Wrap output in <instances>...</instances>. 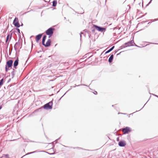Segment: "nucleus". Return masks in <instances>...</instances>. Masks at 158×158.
Wrapping results in <instances>:
<instances>
[{
	"mask_svg": "<svg viewBox=\"0 0 158 158\" xmlns=\"http://www.w3.org/2000/svg\"><path fill=\"white\" fill-rule=\"evenodd\" d=\"M55 30V28L50 27L46 31V34L47 35H49L48 37L49 38L52 36Z\"/></svg>",
	"mask_w": 158,
	"mask_h": 158,
	"instance_id": "f257e3e1",
	"label": "nucleus"
},
{
	"mask_svg": "<svg viewBox=\"0 0 158 158\" xmlns=\"http://www.w3.org/2000/svg\"><path fill=\"white\" fill-rule=\"evenodd\" d=\"M52 101H50L45 104L43 108L46 110L52 109Z\"/></svg>",
	"mask_w": 158,
	"mask_h": 158,
	"instance_id": "f03ea898",
	"label": "nucleus"
},
{
	"mask_svg": "<svg viewBox=\"0 0 158 158\" xmlns=\"http://www.w3.org/2000/svg\"><path fill=\"white\" fill-rule=\"evenodd\" d=\"M93 27H94L97 30L101 32H105L106 30V28L99 27L95 25H94Z\"/></svg>",
	"mask_w": 158,
	"mask_h": 158,
	"instance_id": "7ed1b4c3",
	"label": "nucleus"
},
{
	"mask_svg": "<svg viewBox=\"0 0 158 158\" xmlns=\"http://www.w3.org/2000/svg\"><path fill=\"white\" fill-rule=\"evenodd\" d=\"M122 131L123 134H125L128 133L131 131V129L128 127H126L124 128H123L122 129Z\"/></svg>",
	"mask_w": 158,
	"mask_h": 158,
	"instance_id": "20e7f679",
	"label": "nucleus"
},
{
	"mask_svg": "<svg viewBox=\"0 0 158 158\" xmlns=\"http://www.w3.org/2000/svg\"><path fill=\"white\" fill-rule=\"evenodd\" d=\"M13 24L15 27L18 28L20 26L18 22V18L16 17L15 18L13 21Z\"/></svg>",
	"mask_w": 158,
	"mask_h": 158,
	"instance_id": "39448f33",
	"label": "nucleus"
},
{
	"mask_svg": "<svg viewBox=\"0 0 158 158\" xmlns=\"http://www.w3.org/2000/svg\"><path fill=\"white\" fill-rule=\"evenodd\" d=\"M13 63V60H9L7 61L6 63V66L8 67V68H11Z\"/></svg>",
	"mask_w": 158,
	"mask_h": 158,
	"instance_id": "423d86ee",
	"label": "nucleus"
},
{
	"mask_svg": "<svg viewBox=\"0 0 158 158\" xmlns=\"http://www.w3.org/2000/svg\"><path fill=\"white\" fill-rule=\"evenodd\" d=\"M20 39L19 38L18 42H16L14 45V48L15 51H17V48H19L20 45Z\"/></svg>",
	"mask_w": 158,
	"mask_h": 158,
	"instance_id": "0eeeda50",
	"label": "nucleus"
},
{
	"mask_svg": "<svg viewBox=\"0 0 158 158\" xmlns=\"http://www.w3.org/2000/svg\"><path fill=\"white\" fill-rule=\"evenodd\" d=\"M134 43L133 40H131L127 43H125L124 44L126 46V47L130 46H133V43Z\"/></svg>",
	"mask_w": 158,
	"mask_h": 158,
	"instance_id": "6e6552de",
	"label": "nucleus"
},
{
	"mask_svg": "<svg viewBox=\"0 0 158 158\" xmlns=\"http://www.w3.org/2000/svg\"><path fill=\"white\" fill-rule=\"evenodd\" d=\"M42 35L43 34H40L36 36L35 40L36 42L38 43L39 42Z\"/></svg>",
	"mask_w": 158,
	"mask_h": 158,
	"instance_id": "1a4fd4ad",
	"label": "nucleus"
},
{
	"mask_svg": "<svg viewBox=\"0 0 158 158\" xmlns=\"http://www.w3.org/2000/svg\"><path fill=\"white\" fill-rule=\"evenodd\" d=\"M19 63V58L18 57H17L16 59V60L15 61L14 65L13 67L15 69H16V67L18 64Z\"/></svg>",
	"mask_w": 158,
	"mask_h": 158,
	"instance_id": "9d476101",
	"label": "nucleus"
},
{
	"mask_svg": "<svg viewBox=\"0 0 158 158\" xmlns=\"http://www.w3.org/2000/svg\"><path fill=\"white\" fill-rule=\"evenodd\" d=\"M118 145L121 147H123L125 146L126 143L124 141H120L118 143Z\"/></svg>",
	"mask_w": 158,
	"mask_h": 158,
	"instance_id": "9b49d317",
	"label": "nucleus"
},
{
	"mask_svg": "<svg viewBox=\"0 0 158 158\" xmlns=\"http://www.w3.org/2000/svg\"><path fill=\"white\" fill-rule=\"evenodd\" d=\"M51 40L50 39L48 40L46 42V44H44L43 45L45 47H48L49 46L51 45Z\"/></svg>",
	"mask_w": 158,
	"mask_h": 158,
	"instance_id": "f8f14e48",
	"label": "nucleus"
},
{
	"mask_svg": "<svg viewBox=\"0 0 158 158\" xmlns=\"http://www.w3.org/2000/svg\"><path fill=\"white\" fill-rule=\"evenodd\" d=\"M114 55L113 54H112L110 55V57L109 58L108 61L109 63H111L112 62L113 59Z\"/></svg>",
	"mask_w": 158,
	"mask_h": 158,
	"instance_id": "ddd939ff",
	"label": "nucleus"
},
{
	"mask_svg": "<svg viewBox=\"0 0 158 158\" xmlns=\"http://www.w3.org/2000/svg\"><path fill=\"white\" fill-rule=\"evenodd\" d=\"M15 69H12V71L11 73V77L12 78H13L15 76Z\"/></svg>",
	"mask_w": 158,
	"mask_h": 158,
	"instance_id": "4468645a",
	"label": "nucleus"
},
{
	"mask_svg": "<svg viewBox=\"0 0 158 158\" xmlns=\"http://www.w3.org/2000/svg\"><path fill=\"white\" fill-rule=\"evenodd\" d=\"M47 36L46 35H44L42 38V45L44 44L45 42Z\"/></svg>",
	"mask_w": 158,
	"mask_h": 158,
	"instance_id": "2eb2a0df",
	"label": "nucleus"
},
{
	"mask_svg": "<svg viewBox=\"0 0 158 158\" xmlns=\"http://www.w3.org/2000/svg\"><path fill=\"white\" fill-rule=\"evenodd\" d=\"M12 37V35L11 34L10 35L9 34H8L7 35V36L6 38V42L7 43V41L9 40V38L10 39V40L11 39Z\"/></svg>",
	"mask_w": 158,
	"mask_h": 158,
	"instance_id": "dca6fc26",
	"label": "nucleus"
},
{
	"mask_svg": "<svg viewBox=\"0 0 158 158\" xmlns=\"http://www.w3.org/2000/svg\"><path fill=\"white\" fill-rule=\"evenodd\" d=\"M114 46H112L110 48L109 50L106 51L105 54H106L107 53H109V52L112 51L114 49Z\"/></svg>",
	"mask_w": 158,
	"mask_h": 158,
	"instance_id": "f3484780",
	"label": "nucleus"
},
{
	"mask_svg": "<svg viewBox=\"0 0 158 158\" xmlns=\"http://www.w3.org/2000/svg\"><path fill=\"white\" fill-rule=\"evenodd\" d=\"M57 3V1L56 0H54L52 2V6L55 7L56 6Z\"/></svg>",
	"mask_w": 158,
	"mask_h": 158,
	"instance_id": "a211bd4d",
	"label": "nucleus"
},
{
	"mask_svg": "<svg viewBox=\"0 0 158 158\" xmlns=\"http://www.w3.org/2000/svg\"><path fill=\"white\" fill-rule=\"evenodd\" d=\"M43 109V107H41L40 108L36 110L35 111V112H36L38 111H40L41 110Z\"/></svg>",
	"mask_w": 158,
	"mask_h": 158,
	"instance_id": "6ab92c4d",
	"label": "nucleus"
},
{
	"mask_svg": "<svg viewBox=\"0 0 158 158\" xmlns=\"http://www.w3.org/2000/svg\"><path fill=\"white\" fill-rule=\"evenodd\" d=\"M82 85H86L84 84H80V85H76L75 84L74 85V86H73V87H75L76 86H82Z\"/></svg>",
	"mask_w": 158,
	"mask_h": 158,
	"instance_id": "aec40b11",
	"label": "nucleus"
},
{
	"mask_svg": "<svg viewBox=\"0 0 158 158\" xmlns=\"http://www.w3.org/2000/svg\"><path fill=\"white\" fill-rule=\"evenodd\" d=\"M126 46L125 45H124V44L122 46H121V47H120V49H122L123 48H125L126 47Z\"/></svg>",
	"mask_w": 158,
	"mask_h": 158,
	"instance_id": "412c9836",
	"label": "nucleus"
},
{
	"mask_svg": "<svg viewBox=\"0 0 158 158\" xmlns=\"http://www.w3.org/2000/svg\"><path fill=\"white\" fill-rule=\"evenodd\" d=\"M9 68H8V67L6 66H5V71L6 72H7L8 71V70H9Z\"/></svg>",
	"mask_w": 158,
	"mask_h": 158,
	"instance_id": "4be33fe9",
	"label": "nucleus"
},
{
	"mask_svg": "<svg viewBox=\"0 0 158 158\" xmlns=\"http://www.w3.org/2000/svg\"><path fill=\"white\" fill-rule=\"evenodd\" d=\"M35 151H34V152H29V153H27L26 155H28L29 154H31L35 153Z\"/></svg>",
	"mask_w": 158,
	"mask_h": 158,
	"instance_id": "5701e85b",
	"label": "nucleus"
},
{
	"mask_svg": "<svg viewBox=\"0 0 158 158\" xmlns=\"http://www.w3.org/2000/svg\"><path fill=\"white\" fill-rule=\"evenodd\" d=\"M4 155L5 156V157L6 158H9V155L8 154H4Z\"/></svg>",
	"mask_w": 158,
	"mask_h": 158,
	"instance_id": "b1692460",
	"label": "nucleus"
},
{
	"mask_svg": "<svg viewBox=\"0 0 158 158\" xmlns=\"http://www.w3.org/2000/svg\"><path fill=\"white\" fill-rule=\"evenodd\" d=\"M95 30L94 28H92V31L93 33H94L95 32Z\"/></svg>",
	"mask_w": 158,
	"mask_h": 158,
	"instance_id": "393cba45",
	"label": "nucleus"
},
{
	"mask_svg": "<svg viewBox=\"0 0 158 158\" xmlns=\"http://www.w3.org/2000/svg\"><path fill=\"white\" fill-rule=\"evenodd\" d=\"M18 32L19 33H20V30L19 28H17L16 29Z\"/></svg>",
	"mask_w": 158,
	"mask_h": 158,
	"instance_id": "a878e982",
	"label": "nucleus"
},
{
	"mask_svg": "<svg viewBox=\"0 0 158 158\" xmlns=\"http://www.w3.org/2000/svg\"><path fill=\"white\" fill-rule=\"evenodd\" d=\"M81 34H84V33H83L82 32H81V33H80V36L81 38Z\"/></svg>",
	"mask_w": 158,
	"mask_h": 158,
	"instance_id": "bb28decb",
	"label": "nucleus"
},
{
	"mask_svg": "<svg viewBox=\"0 0 158 158\" xmlns=\"http://www.w3.org/2000/svg\"><path fill=\"white\" fill-rule=\"evenodd\" d=\"M88 36L89 38L91 39V35L90 34H88Z\"/></svg>",
	"mask_w": 158,
	"mask_h": 158,
	"instance_id": "cd10ccee",
	"label": "nucleus"
},
{
	"mask_svg": "<svg viewBox=\"0 0 158 158\" xmlns=\"http://www.w3.org/2000/svg\"><path fill=\"white\" fill-rule=\"evenodd\" d=\"M94 94H95V95H96V94H97V92H96V91H95L94 92Z\"/></svg>",
	"mask_w": 158,
	"mask_h": 158,
	"instance_id": "c85d7f7f",
	"label": "nucleus"
},
{
	"mask_svg": "<svg viewBox=\"0 0 158 158\" xmlns=\"http://www.w3.org/2000/svg\"><path fill=\"white\" fill-rule=\"evenodd\" d=\"M60 138H58V139H56V140H55V141L56 142V143H57V141H58V140Z\"/></svg>",
	"mask_w": 158,
	"mask_h": 158,
	"instance_id": "c756f323",
	"label": "nucleus"
},
{
	"mask_svg": "<svg viewBox=\"0 0 158 158\" xmlns=\"http://www.w3.org/2000/svg\"><path fill=\"white\" fill-rule=\"evenodd\" d=\"M152 94L153 95H154V96H156V97H157V95H155V94Z\"/></svg>",
	"mask_w": 158,
	"mask_h": 158,
	"instance_id": "7c9ffc66",
	"label": "nucleus"
},
{
	"mask_svg": "<svg viewBox=\"0 0 158 158\" xmlns=\"http://www.w3.org/2000/svg\"><path fill=\"white\" fill-rule=\"evenodd\" d=\"M152 0H151L148 3V4H150L151 2L152 1Z\"/></svg>",
	"mask_w": 158,
	"mask_h": 158,
	"instance_id": "2f4dec72",
	"label": "nucleus"
},
{
	"mask_svg": "<svg viewBox=\"0 0 158 158\" xmlns=\"http://www.w3.org/2000/svg\"><path fill=\"white\" fill-rule=\"evenodd\" d=\"M134 43V44L135 45V46H137V47H139V46H137V45H136V44H135V43Z\"/></svg>",
	"mask_w": 158,
	"mask_h": 158,
	"instance_id": "473e14b6",
	"label": "nucleus"
},
{
	"mask_svg": "<svg viewBox=\"0 0 158 158\" xmlns=\"http://www.w3.org/2000/svg\"><path fill=\"white\" fill-rule=\"evenodd\" d=\"M72 86H71V88H70V89H69L68 91H69V90H70V89H72Z\"/></svg>",
	"mask_w": 158,
	"mask_h": 158,
	"instance_id": "72a5a7b5",
	"label": "nucleus"
},
{
	"mask_svg": "<svg viewBox=\"0 0 158 158\" xmlns=\"http://www.w3.org/2000/svg\"><path fill=\"white\" fill-rule=\"evenodd\" d=\"M66 93H65V94H64V95L62 96V97L60 98V99L62 98V97H63V96H64V95Z\"/></svg>",
	"mask_w": 158,
	"mask_h": 158,
	"instance_id": "f704fd0d",
	"label": "nucleus"
},
{
	"mask_svg": "<svg viewBox=\"0 0 158 158\" xmlns=\"http://www.w3.org/2000/svg\"><path fill=\"white\" fill-rule=\"evenodd\" d=\"M118 51L115 50V51L114 54L117 52Z\"/></svg>",
	"mask_w": 158,
	"mask_h": 158,
	"instance_id": "c9c22d12",
	"label": "nucleus"
},
{
	"mask_svg": "<svg viewBox=\"0 0 158 158\" xmlns=\"http://www.w3.org/2000/svg\"><path fill=\"white\" fill-rule=\"evenodd\" d=\"M2 106H0V110L2 108Z\"/></svg>",
	"mask_w": 158,
	"mask_h": 158,
	"instance_id": "e433bc0d",
	"label": "nucleus"
},
{
	"mask_svg": "<svg viewBox=\"0 0 158 158\" xmlns=\"http://www.w3.org/2000/svg\"><path fill=\"white\" fill-rule=\"evenodd\" d=\"M117 139V140H119V138L118 137Z\"/></svg>",
	"mask_w": 158,
	"mask_h": 158,
	"instance_id": "4c0bfd02",
	"label": "nucleus"
},
{
	"mask_svg": "<svg viewBox=\"0 0 158 158\" xmlns=\"http://www.w3.org/2000/svg\"><path fill=\"white\" fill-rule=\"evenodd\" d=\"M22 47V45H21V46L20 47V49H21V48Z\"/></svg>",
	"mask_w": 158,
	"mask_h": 158,
	"instance_id": "58836bf2",
	"label": "nucleus"
},
{
	"mask_svg": "<svg viewBox=\"0 0 158 158\" xmlns=\"http://www.w3.org/2000/svg\"><path fill=\"white\" fill-rule=\"evenodd\" d=\"M121 53V52L119 53H118L117 54V55H119V54Z\"/></svg>",
	"mask_w": 158,
	"mask_h": 158,
	"instance_id": "ea45409f",
	"label": "nucleus"
},
{
	"mask_svg": "<svg viewBox=\"0 0 158 158\" xmlns=\"http://www.w3.org/2000/svg\"><path fill=\"white\" fill-rule=\"evenodd\" d=\"M54 147V145H53V147H52V148H53V147Z\"/></svg>",
	"mask_w": 158,
	"mask_h": 158,
	"instance_id": "a19ab883",
	"label": "nucleus"
},
{
	"mask_svg": "<svg viewBox=\"0 0 158 158\" xmlns=\"http://www.w3.org/2000/svg\"><path fill=\"white\" fill-rule=\"evenodd\" d=\"M23 25V24L22 23V24L21 25V26H22Z\"/></svg>",
	"mask_w": 158,
	"mask_h": 158,
	"instance_id": "79ce46f5",
	"label": "nucleus"
},
{
	"mask_svg": "<svg viewBox=\"0 0 158 158\" xmlns=\"http://www.w3.org/2000/svg\"><path fill=\"white\" fill-rule=\"evenodd\" d=\"M144 106L142 107V108L141 109H142L143 108V107H144Z\"/></svg>",
	"mask_w": 158,
	"mask_h": 158,
	"instance_id": "37998d69",
	"label": "nucleus"
},
{
	"mask_svg": "<svg viewBox=\"0 0 158 158\" xmlns=\"http://www.w3.org/2000/svg\"><path fill=\"white\" fill-rule=\"evenodd\" d=\"M33 46V43H32V46Z\"/></svg>",
	"mask_w": 158,
	"mask_h": 158,
	"instance_id": "c03bdc74",
	"label": "nucleus"
},
{
	"mask_svg": "<svg viewBox=\"0 0 158 158\" xmlns=\"http://www.w3.org/2000/svg\"><path fill=\"white\" fill-rule=\"evenodd\" d=\"M114 105H112V107H114Z\"/></svg>",
	"mask_w": 158,
	"mask_h": 158,
	"instance_id": "a18cd8bd",
	"label": "nucleus"
},
{
	"mask_svg": "<svg viewBox=\"0 0 158 158\" xmlns=\"http://www.w3.org/2000/svg\"><path fill=\"white\" fill-rule=\"evenodd\" d=\"M9 44V42H8V45Z\"/></svg>",
	"mask_w": 158,
	"mask_h": 158,
	"instance_id": "49530a36",
	"label": "nucleus"
},
{
	"mask_svg": "<svg viewBox=\"0 0 158 158\" xmlns=\"http://www.w3.org/2000/svg\"><path fill=\"white\" fill-rule=\"evenodd\" d=\"M141 110V109H140V110H139L138 111H140V110Z\"/></svg>",
	"mask_w": 158,
	"mask_h": 158,
	"instance_id": "de8ad7c7",
	"label": "nucleus"
},
{
	"mask_svg": "<svg viewBox=\"0 0 158 158\" xmlns=\"http://www.w3.org/2000/svg\"><path fill=\"white\" fill-rule=\"evenodd\" d=\"M141 110V109H140V110H139L138 111H140V110Z\"/></svg>",
	"mask_w": 158,
	"mask_h": 158,
	"instance_id": "09e8293b",
	"label": "nucleus"
},
{
	"mask_svg": "<svg viewBox=\"0 0 158 158\" xmlns=\"http://www.w3.org/2000/svg\"><path fill=\"white\" fill-rule=\"evenodd\" d=\"M135 112L133 113H132V114H134Z\"/></svg>",
	"mask_w": 158,
	"mask_h": 158,
	"instance_id": "8fccbe9b",
	"label": "nucleus"
},
{
	"mask_svg": "<svg viewBox=\"0 0 158 158\" xmlns=\"http://www.w3.org/2000/svg\"><path fill=\"white\" fill-rule=\"evenodd\" d=\"M135 112L133 113H132V114H134Z\"/></svg>",
	"mask_w": 158,
	"mask_h": 158,
	"instance_id": "3c124183",
	"label": "nucleus"
},
{
	"mask_svg": "<svg viewBox=\"0 0 158 158\" xmlns=\"http://www.w3.org/2000/svg\"><path fill=\"white\" fill-rule=\"evenodd\" d=\"M10 79H9V81H10Z\"/></svg>",
	"mask_w": 158,
	"mask_h": 158,
	"instance_id": "603ef678",
	"label": "nucleus"
},
{
	"mask_svg": "<svg viewBox=\"0 0 158 158\" xmlns=\"http://www.w3.org/2000/svg\"><path fill=\"white\" fill-rule=\"evenodd\" d=\"M157 98H158V96H157Z\"/></svg>",
	"mask_w": 158,
	"mask_h": 158,
	"instance_id": "864d4df0",
	"label": "nucleus"
}]
</instances>
